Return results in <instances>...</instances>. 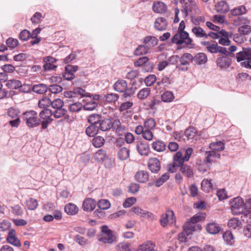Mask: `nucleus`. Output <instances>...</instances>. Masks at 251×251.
I'll list each match as a JSON object with an SVG mask.
<instances>
[{"instance_id": "obj_1", "label": "nucleus", "mask_w": 251, "mask_h": 251, "mask_svg": "<svg viewBox=\"0 0 251 251\" xmlns=\"http://www.w3.org/2000/svg\"><path fill=\"white\" fill-rule=\"evenodd\" d=\"M236 50V46H231L226 49L228 54H222L223 55H218L216 63L217 67L220 70L226 71L231 66L232 63L231 57L234 55L233 52L235 51Z\"/></svg>"}, {"instance_id": "obj_2", "label": "nucleus", "mask_w": 251, "mask_h": 251, "mask_svg": "<svg viewBox=\"0 0 251 251\" xmlns=\"http://www.w3.org/2000/svg\"><path fill=\"white\" fill-rule=\"evenodd\" d=\"M237 61L241 62L242 67L251 69V48H243L242 51L236 53Z\"/></svg>"}, {"instance_id": "obj_3", "label": "nucleus", "mask_w": 251, "mask_h": 251, "mask_svg": "<svg viewBox=\"0 0 251 251\" xmlns=\"http://www.w3.org/2000/svg\"><path fill=\"white\" fill-rule=\"evenodd\" d=\"M98 239L103 243L111 244L116 241L115 233L106 225L101 227V232L98 235Z\"/></svg>"}, {"instance_id": "obj_4", "label": "nucleus", "mask_w": 251, "mask_h": 251, "mask_svg": "<svg viewBox=\"0 0 251 251\" xmlns=\"http://www.w3.org/2000/svg\"><path fill=\"white\" fill-rule=\"evenodd\" d=\"M26 125L30 128L39 126L41 120L37 117V113L33 110L27 111L22 114V116Z\"/></svg>"}, {"instance_id": "obj_5", "label": "nucleus", "mask_w": 251, "mask_h": 251, "mask_svg": "<svg viewBox=\"0 0 251 251\" xmlns=\"http://www.w3.org/2000/svg\"><path fill=\"white\" fill-rule=\"evenodd\" d=\"M172 43L177 45H181L185 44L190 48H193L192 40L189 37V34L186 31H177V32L172 38Z\"/></svg>"}, {"instance_id": "obj_6", "label": "nucleus", "mask_w": 251, "mask_h": 251, "mask_svg": "<svg viewBox=\"0 0 251 251\" xmlns=\"http://www.w3.org/2000/svg\"><path fill=\"white\" fill-rule=\"evenodd\" d=\"M206 217L205 213H198L193 216L185 225L184 226V230H186L187 234H191L192 231L197 230L199 228L198 225H195L199 221L203 220Z\"/></svg>"}, {"instance_id": "obj_7", "label": "nucleus", "mask_w": 251, "mask_h": 251, "mask_svg": "<svg viewBox=\"0 0 251 251\" xmlns=\"http://www.w3.org/2000/svg\"><path fill=\"white\" fill-rule=\"evenodd\" d=\"M231 213L233 215H239L243 213L246 210V203L243 199L237 197L229 201Z\"/></svg>"}, {"instance_id": "obj_8", "label": "nucleus", "mask_w": 251, "mask_h": 251, "mask_svg": "<svg viewBox=\"0 0 251 251\" xmlns=\"http://www.w3.org/2000/svg\"><path fill=\"white\" fill-rule=\"evenodd\" d=\"M52 114L53 112L49 109H43L39 113L40 118L39 119L41 120V130L47 128L49 125L51 123L52 119L50 117Z\"/></svg>"}, {"instance_id": "obj_9", "label": "nucleus", "mask_w": 251, "mask_h": 251, "mask_svg": "<svg viewBox=\"0 0 251 251\" xmlns=\"http://www.w3.org/2000/svg\"><path fill=\"white\" fill-rule=\"evenodd\" d=\"M181 4H182V8L181 11L183 14L184 18L188 16L189 12H192L193 11L197 13L199 10V8L196 2L193 0H180Z\"/></svg>"}, {"instance_id": "obj_10", "label": "nucleus", "mask_w": 251, "mask_h": 251, "mask_svg": "<svg viewBox=\"0 0 251 251\" xmlns=\"http://www.w3.org/2000/svg\"><path fill=\"white\" fill-rule=\"evenodd\" d=\"M173 160L174 162L170 164L168 167V171L172 173L176 172L178 167L184 164V163L186 162L183 157L182 153L179 151L175 154Z\"/></svg>"}, {"instance_id": "obj_11", "label": "nucleus", "mask_w": 251, "mask_h": 251, "mask_svg": "<svg viewBox=\"0 0 251 251\" xmlns=\"http://www.w3.org/2000/svg\"><path fill=\"white\" fill-rule=\"evenodd\" d=\"M176 222V219L173 210H168L165 214L162 215L161 218L160 220V223L163 227L166 226L167 224L173 225Z\"/></svg>"}, {"instance_id": "obj_12", "label": "nucleus", "mask_w": 251, "mask_h": 251, "mask_svg": "<svg viewBox=\"0 0 251 251\" xmlns=\"http://www.w3.org/2000/svg\"><path fill=\"white\" fill-rule=\"evenodd\" d=\"M44 64L43 68L45 71H51L54 70L57 67V60L50 56L45 57L43 59Z\"/></svg>"}, {"instance_id": "obj_13", "label": "nucleus", "mask_w": 251, "mask_h": 251, "mask_svg": "<svg viewBox=\"0 0 251 251\" xmlns=\"http://www.w3.org/2000/svg\"><path fill=\"white\" fill-rule=\"evenodd\" d=\"M193 60V56L191 54L189 53H185L181 56L180 58H179V61L180 62V63L178 66H176V67L178 68L179 70L187 71L188 70L187 67L180 68L179 67V66H188Z\"/></svg>"}, {"instance_id": "obj_14", "label": "nucleus", "mask_w": 251, "mask_h": 251, "mask_svg": "<svg viewBox=\"0 0 251 251\" xmlns=\"http://www.w3.org/2000/svg\"><path fill=\"white\" fill-rule=\"evenodd\" d=\"M77 66L67 65L65 66V72L63 74L64 78L67 80H71L75 78L74 73L78 70Z\"/></svg>"}, {"instance_id": "obj_15", "label": "nucleus", "mask_w": 251, "mask_h": 251, "mask_svg": "<svg viewBox=\"0 0 251 251\" xmlns=\"http://www.w3.org/2000/svg\"><path fill=\"white\" fill-rule=\"evenodd\" d=\"M227 48L220 46L216 42L211 43L209 46L207 47L208 51L212 53H220L221 54H228L226 49Z\"/></svg>"}, {"instance_id": "obj_16", "label": "nucleus", "mask_w": 251, "mask_h": 251, "mask_svg": "<svg viewBox=\"0 0 251 251\" xmlns=\"http://www.w3.org/2000/svg\"><path fill=\"white\" fill-rule=\"evenodd\" d=\"M6 241L10 244L17 247H20L21 246L20 240L16 236V231L14 229H11L9 231Z\"/></svg>"}, {"instance_id": "obj_17", "label": "nucleus", "mask_w": 251, "mask_h": 251, "mask_svg": "<svg viewBox=\"0 0 251 251\" xmlns=\"http://www.w3.org/2000/svg\"><path fill=\"white\" fill-rule=\"evenodd\" d=\"M98 206L100 209H97L95 213L100 217L103 216V212L101 210H106L110 207L109 201L105 199L100 200L98 202Z\"/></svg>"}, {"instance_id": "obj_18", "label": "nucleus", "mask_w": 251, "mask_h": 251, "mask_svg": "<svg viewBox=\"0 0 251 251\" xmlns=\"http://www.w3.org/2000/svg\"><path fill=\"white\" fill-rule=\"evenodd\" d=\"M148 167L152 173H157L161 167L159 159L155 157L150 158L148 161Z\"/></svg>"}, {"instance_id": "obj_19", "label": "nucleus", "mask_w": 251, "mask_h": 251, "mask_svg": "<svg viewBox=\"0 0 251 251\" xmlns=\"http://www.w3.org/2000/svg\"><path fill=\"white\" fill-rule=\"evenodd\" d=\"M136 149L139 153L142 156H148L150 153V147L147 143L142 141L138 142Z\"/></svg>"}, {"instance_id": "obj_20", "label": "nucleus", "mask_w": 251, "mask_h": 251, "mask_svg": "<svg viewBox=\"0 0 251 251\" xmlns=\"http://www.w3.org/2000/svg\"><path fill=\"white\" fill-rule=\"evenodd\" d=\"M168 26V22L166 19L163 17L157 18L154 23V27L158 31L165 30Z\"/></svg>"}, {"instance_id": "obj_21", "label": "nucleus", "mask_w": 251, "mask_h": 251, "mask_svg": "<svg viewBox=\"0 0 251 251\" xmlns=\"http://www.w3.org/2000/svg\"><path fill=\"white\" fill-rule=\"evenodd\" d=\"M178 168L180 172L185 176L188 178H191L193 176V169L191 165L184 164Z\"/></svg>"}, {"instance_id": "obj_22", "label": "nucleus", "mask_w": 251, "mask_h": 251, "mask_svg": "<svg viewBox=\"0 0 251 251\" xmlns=\"http://www.w3.org/2000/svg\"><path fill=\"white\" fill-rule=\"evenodd\" d=\"M158 41V39L155 37L147 36L144 38L143 43L147 49L150 50L157 45Z\"/></svg>"}, {"instance_id": "obj_23", "label": "nucleus", "mask_w": 251, "mask_h": 251, "mask_svg": "<svg viewBox=\"0 0 251 251\" xmlns=\"http://www.w3.org/2000/svg\"><path fill=\"white\" fill-rule=\"evenodd\" d=\"M96 205V201L94 200L87 198L83 201L82 208L85 211H91L95 208Z\"/></svg>"}, {"instance_id": "obj_24", "label": "nucleus", "mask_w": 251, "mask_h": 251, "mask_svg": "<svg viewBox=\"0 0 251 251\" xmlns=\"http://www.w3.org/2000/svg\"><path fill=\"white\" fill-rule=\"evenodd\" d=\"M127 84L126 80L119 79L113 85V89L117 92L122 93L126 90Z\"/></svg>"}, {"instance_id": "obj_25", "label": "nucleus", "mask_w": 251, "mask_h": 251, "mask_svg": "<svg viewBox=\"0 0 251 251\" xmlns=\"http://www.w3.org/2000/svg\"><path fill=\"white\" fill-rule=\"evenodd\" d=\"M149 178V173L146 171H139L135 175V179L140 183H145L147 182Z\"/></svg>"}, {"instance_id": "obj_26", "label": "nucleus", "mask_w": 251, "mask_h": 251, "mask_svg": "<svg viewBox=\"0 0 251 251\" xmlns=\"http://www.w3.org/2000/svg\"><path fill=\"white\" fill-rule=\"evenodd\" d=\"M98 126L100 130L102 131H107L110 129L112 126V121L109 119L101 120Z\"/></svg>"}, {"instance_id": "obj_27", "label": "nucleus", "mask_w": 251, "mask_h": 251, "mask_svg": "<svg viewBox=\"0 0 251 251\" xmlns=\"http://www.w3.org/2000/svg\"><path fill=\"white\" fill-rule=\"evenodd\" d=\"M206 231L211 234L218 233L221 229V226L215 222L208 224L206 227Z\"/></svg>"}, {"instance_id": "obj_28", "label": "nucleus", "mask_w": 251, "mask_h": 251, "mask_svg": "<svg viewBox=\"0 0 251 251\" xmlns=\"http://www.w3.org/2000/svg\"><path fill=\"white\" fill-rule=\"evenodd\" d=\"M151 147L153 150L157 152L164 151L166 149L164 142L160 140L153 141L151 144Z\"/></svg>"}, {"instance_id": "obj_29", "label": "nucleus", "mask_w": 251, "mask_h": 251, "mask_svg": "<svg viewBox=\"0 0 251 251\" xmlns=\"http://www.w3.org/2000/svg\"><path fill=\"white\" fill-rule=\"evenodd\" d=\"M215 9L218 13H226L229 10V6L226 2L222 0L215 5Z\"/></svg>"}, {"instance_id": "obj_30", "label": "nucleus", "mask_w": 251, "mask_h": 251, "mask_svg": "<svg viewBox=\"0 0 251 251\" xmlns=\"http://www.w3.org/2000/svg\"><path fill=\"white\" fill-rule=\"evenodd\" d=\"M155 245L151 241H147L144 244L140 245L137 251H157L154 249Z\"/></svg>"}, {"instance_id": "obj_31", "label": "nucleus", "mask_w": 251, "mask_h": 251, "mask_svg": "<svg viewBox=\"0 0 251 251\" xmlns=\"http://www.w3.org/2000/svg\"><path fill=\"white\" fill-rule=\"evenodd\" d=\"M167 9V6L161 1L154 2L152 6V10L154 12L162 13Z\"/></svg>"}, {"instance_id": "obj_32", "label": "nucleus", "mask_w": 251, "mask_h": 251, "mask_svg": "<svg viewBox=\"0 0 251 251\" xmlns=\"http://www.w3.org/2000/svg\"><path fill=\"white\" fill-rule=\"evenodd\" d=\"M193 60L198 65H201L207 61V57L204 53L199 52L193 57Z\"/></svg>"}, {"instance_id": "obj_33", "label": "nucleus", "mask_w": 251, "mask_h": 251, "mask_svg": "<svg viewBox=\"0 0 251 251\" xmlns=\"http://www.w3.org/2000/svg\"><path fill=\"white\" fill-rule=\"evenodd\" d=\"M32 90L37 94H43L48 91V87L46 84L39 83L33 85Z\"/></svg>"}, {"instance_id": "obj_34", "label": "nucleus", "mask_w": 251, "mask_h": 251, "mask_svg": "<svg viewBox=\"0 0 251 251\" xmlns=\"http://www.w3.org/2000/svg\"><path fill=\"white\" fill-rule=\"evenodd\" d=\"M227 225L230 229L239 230L242 227L241 222L237 218L230 219Z\"/></svg>"}, {"instance_id": "obj_35", "label": "nucleus", "mask_w": 251, "mask_h": 251, "mask_svg": "<svg viewBox=\"0 0 251 251\" xmlns=\"http://www.w3.org/2000/svg\"><path fill=\"white\" fill-rule=\"evenodd\" d=\"M6 85L10 89H17L20 88V90H23V86L20 81L16 79H10L7 81Z\"/></svg>"}, {"instance_id": "obj_36", "label": "nucleus", "mask_w": 251, "mask_h": 251, "mask_svg": "<svg viewBox=\"0 0 251 251\" xmlns=\"http://www.w3.org/2000/svg\"><path fill=\"white\" fill-rule=\"evenodd\" d=\"M65 211L68 214L73 215L76 214L78 211V208L77 206L72 203L66 204L64 208Z\"/></svg>"}, {"instance_id": "obj_37", "label": "nucleus", "mask_w": 251, "mask_h": 251, "mask_svg": "<svg viewBox=\"0 0 251 251\" xmlns=\"http://www.w3.org/2000/svg\"><path fill=\"white\" fill-rule=\"evenodd\" d=\"M192 32L197 38H207V34L202 28L199 26L194 27L192 29Z\"/></svg>"}, {"instance_id": "obj_38", "label": "nucleus", "mask_w": 251, "mask_h": 251, "mask_svg": "<svg viewBox=\"0 0 251 251\" xmlns=\"http://www.w3.org/2000/svg\"><path fill=\"white\" fill-rule=\"evenodd\" d=\"M99 128L97 125H91L85 129L86 134L89 137H94L99 131Z\"/></svg>"}, {"instance_id": "obj_39", "label": "nucleus", "mask_w": 251, "mask_h": 251, "mask_svg": "<svg viewBox=\"0 0 251 251\" xmlns=\"http://www.w3.org/2000/svg\"><path fill=\"white\" fill-rule=\"evenodd\" d=\"M130 150L126 147L121 148L118 152V158L121 160L127 159L129 156Z\"/></svg>"}, {"instance_id": "obj_40", "label": "nucleus", "mask_w": 251, "mask_h": 251, "mask_svg": "<svg viewBox=\"0 0 251 251\" xmlns=\"http://www.w3.org/2000/svg\"><path fill=\"white\" fill-rule=\"evenodd\" d=\"M206 159L207 162L211 163L213 161L212 158H219L220 154L215 150H211L210 151H206Z\"/></svg>"}, {"instance_id": "obj_41", "label": "nucleus", "mask_w": 251, "mask_h": 251, "mask_svg": "<svg viewBox=\"0 0 251 251\" xmlns=\"http://www.w3.org/2000/svg\"><path fill=\"white\" fill-rule=\"evenodd\" d=\"M223 237L227 244L232 245L234 243V238L231 232L229 230L226 231L223 235Z\"/></svg>"}, {"instance_id": "obj_42", "label": "nucleus", "mask_w": 251, "mask_h": 251, "mask_svg": "<svg viewBox=\"0 0 251 251\" xmlns=\"http://www.w3.org/2000/svg\"><path fill=\"white\" fill-rule=\"evenodd\" d=\"M247 9L245 6L240 5L230 10V13L232 16H238L245 14Z\"/></svg>"}, {"instance_id": "obj_43", "label": "nucleus", "mask_w": 251, "mask_h": 251, "mask_svg": "<svg viewBox=\"0 0 251 251\" xmlns=\"http://www.w3.org/2000/svg\"><path fill=\"white\" fill-rule=\"evenodd\" d=\"M209 147L212 150L219 151H223L225 149V144L222 141H218L210 144Z\"/></svg>"}, {"instance_id": "obj_44", "label": "nucleus", "mask_w": 251, "mask_h": 251, "mask_svg": "<svg viewBox=\"0 0 251 251\" xmlns=\"http://www.w3.org/2000/svg\"><path fill=\"white\" fill-rule=\"evenodd\" d=\"M101 119L102 117L100 115L93 114L88 117L87 121L90 124L97 125L100 123Z\"/></svg>"}, {"instance_id": "obj_45", "label": "nucleus", "mask_w": 251, "mask_h": 251, "mask_svg": "<svg viewBox=\"0 0 251 251\" xmlns=\"http://www.w3.org/2000/svg\"><path fill=\"white\" fill-rule=\"evenodd\" d=\"M106 156V151L103 149L99 150L94 154V159L97 162H102Z\"/></svg>"}, {"instance_id": "obj_46", "label": "nucleus", "mask_w": 251, "mask_h": 251, "mask_svg": "<svg viewBox=\"0 0 251 251\" xmlns=\"http://www.w3.org/2000/svg\"><path fill=\"white\" fill-rule=\"evenodd\" d=\"M174 94L171 91H166L161 95V99L164 102H171L174 100Z\"/></svg>"}, {"instance_id": "obj_47", "label": "nucleus", "mask_w": 251, "mask_h": 251, "mask_svg": "<svg viewBox=\"0 0 251 251\" xmlns=\"http://www.w3.org/2000/svg\"><path fill=\"white\" fill-rule=\"evenodd\" d=\"M201 189L205 192H209L212 188L211 180L204 179L201 183Z\"/></svg>"}, {"instance_id": "obj_48", "label": "nucleus", "mask_w": 251, "mask_h": 251, "mask_svg": "<svg viewBox=\"0 0 251 251\" xmlns=\"http://www.w3.org/2000/svg\"><path fill=\"white\" fill-rule=\"evenodd\" d=\"M151 89L150 88H144L141 89L137 94V98L140 100H144L150 95Z\"/></svg>"}, {"instance_id": "obj_49", "label": "nucleus", "mask_w": 251, "mask_h": 251, "mask_svg": "<svg viewBox=\"0 0 251 251\" xmlns=\"http://www.w3.org/2000/svg\"><path fill=\"white\" fill-rule=\"evenodd\" d=\"M83 107L81 103L77 102L70 104L69 106V110L71 112H78L80 111Z\"/></svg>"}, {"instance_id": "obj_50", "label": "nucleus", "mask_w": 251, "mask_h": 251, "mask_svg": "<svg viewBox=\"0 0 251 251\" xmlns=\"http://www.w3.org/2000/svg\"><path fill=\"white\" fill-rule=\"evenodd\" d=\"M149 50L144 45L138 46L134 51V54L135 56H139L147 53Z\"/></svg>"}, {"instance_id": "obj_51", "label": "nucleus", "mask_w": 251, "mask_h": 251, "mask_svg": "<svg viewBox=\"0 0 251 251\" xmlns=\"http://www.w3.org/2000/svg\"><path fill=\"white\" fill-rule=\"evenodd\" d=\"M51 100L49 98L44 97L39 100V107L44 109H48L47 107L50 105Z\"/></svg>"}, {"instance_id": "obj_52", "label": "nucleus", "mask_w": 251, "mask_h": 251, "mask_svg": "<svg viewBox=\"0 0 251 251\" xmlns=\"http://www.w3.org/2000/svg\"><path fill=\"white\" fill-rule=\"evenodd\" d=\"M119 98V95L112 93L107 94L104 96L105 100L108 103L115 102Z\"/></svg>"}, {"instance_id": "obj_53", "label": "nucleus", "mask_w": 251, "mask_h": 251, "mask_svg": "<svg viewBox=\"0 0 251 251\" xmlns=\"http://www.w3.org/2000/svg\"><path fill=\"white\" fill-rule=\"evenodd\" d=\"M4 74L3 73H0V99H2L7 95V92L5 89H2V83L5 82L4 79Z\"/></svg>"}, {"instance_id": "obj_54", "label": "nucleus", "mask_w": 251, "mask_h": 251, "mask_svg": "<svg viewBox=\"0 0 251 251\" xmlns=\"http://www.w3.org/2000/svg\"><path fill=\"white\" fill-rule=\"evenodd\" d=\"M238 31L242 35H247L251 33V26L248 25H243L239 27Z\"/></svg>"}, {"instance_id": "obj_55", "label": "nucleus", "mask_w": 251, "mask_h": 251, "mask_svg": "<svg viewBox=\"0 0 251 251\" xmlns=\"http://www.w3.org/2000/svg\"><path fill=\"white\" fill-rule=\"evenodd\" d=\"M156 126V123L154 119L150 118L145 121L144 127L147 130L153 129Z\"/></svg>"}, {"instance_id": "obj_56", "label": "nucleus", "mask_w": 251, "mask_h": 251, "mask_svg": "<svg viewBox=\"0 0 251 251\" xmlns=\"http://www.w3.org/2000/svg\"><path fill=\"white\" fill-rule=\"evenodd\" d=\"M104 143L105 140L101 136H97L93 139V145L96 148L101 147Z\"/></svg>"}, {"instance_id": "obj_57", "label": "nucleus", "mask_w": 251, "mask_h": 251, "mask_svg": "<svg viewBox=\"0 0 251 251\" xmlns=\"http://www.w3.org/2000/svg\"><path fill=\"white\" fill-rule=\"evenodd\" d=\"M26 205L29 210H33L37 208L38 202L36 200L30 198L26 201Z\"/></svg>"}, {"instance_id": "obj_58", "label": "nucleus", "mask_w": 251, "mask_h": 251, "mask_svg": "<svg viewBox=\"0 0 251 251\" xmlns=\"http://www.w3.org/2000/svg\"><path fill=\"white\" fill-rule=\"evenodd\" d=\"M11 208V212L15 216H21L23 214V209L22 207L19 204L12 206Z\"/></svg>"}, {"instance_id": "obj_59", "label": "nucleus", "mask_w": 251, "mask_h": 251, "mask_svg": "<svg viewBox=\"0 0 251 251\" xmlns=\"http://www.w3.org/2000/svg\"><path fill=\"white\" fill-rule=\"evenodd\" d=\"M97 106V103L94 100H91L83 105V108L85 110L92 111L94 110Z\"/></svg>"}, {"instance_id": "obj_60", "label": "nucleus", "mask_w": 251, "mask_h": 251, "mask_svg": "<svg viewBox=\"0 0 251 251\" xmlns=\"http://www.w3.org/2000/svg\"><path fill=\"white\" fill-rule=\"evenodd\" d=\"M48 90L52 94H58L62 91L63 88L57 84H52L49 86Z\"/></svg>"}, {"instance_id": "obj_61", "label": "nucleus", "mask_w": 251, "mask_h": 251, "mask_svg": "<svg viewBox=\"0 0 251 251\" xmlns=\"http://www.w3.org/2000/svg\"><path fill=\"white\" fill-rule=\"evenodd\" d=\"M67 112V110L62 107L58 109H55V110L53 112L52 115L55 118L58 119L65 115Z\"/></svg>"}, {"instance_id": "obj_62", "label": "nucleus", "mask_w": 251, "mask_h": 251, "mask_svg": "<svg viewBox=\"0 0 251 251\" xmlns=\"http://www.w3.org/2000/svg\"><path fill=\"white\" fill-rule=\"evenodd\" d=\"M156 81V76L154 75H150L145 78L144 82L146 86H151Z\"/></svg>"}, {"instance_id": "obj_63", "label": "nucleus", "mask_w": 251, "mask_h": 251, "mask_svg": "<svg viewBox=\"0 0 251 251\" xmlns=\"http://www.w3.org/2000/svg\"><path fill=\"white\" fill-rule=\"evenodd\" d=\"M169 175L168 173L163 174L161 176L155 181L156 187L161 186L169 178Z\"/></svg>"}, {"instance_id": "obj_64", "label": "nucleus", "mask_w": 251, "mask_h": 251, "mask_svg": "<svg viewBox=\"0 0 251 251\" xmlns=\"http://www.w3.org/2000/svg\"><path fill=\"white\" fill-rule=\"evenodd\" d=\"M241 216V220L244 223H251V211H244Z\"/></svg>"}]
</instances>
